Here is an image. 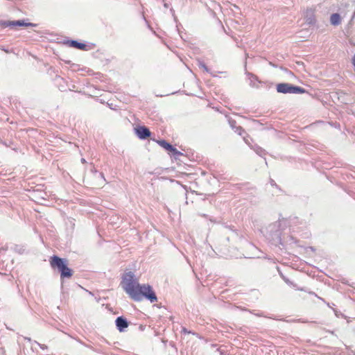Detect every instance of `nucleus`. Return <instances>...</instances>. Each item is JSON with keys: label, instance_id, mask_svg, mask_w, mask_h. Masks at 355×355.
<instances>
[{"label": "nucleus", "instance_id": "1a4fd4ad", "mask_svg": "<svg viewBox=\"0 0 355 355\" xmlns=\"http://www.w3.org/2000/svg\"><path fill=\"white\" fill-rule=\"evenodd\" d=\"M157 143L160 146L167 150L168 151H170L172 149L173 146L166 142L165 140L157 141Z\"/></svg>", "mask_w": 355, "mask_h": 355}, {"label": "nucleus", "instance_id": "6e6552de", "mask_svg": "<svg viewBox=\"0 0 355 355\" xmlns=\"http://www.w3.org/2000/svg\"><path fill=\"white\" fill-rule=\"evenodd\" d=\"M330 21H331V24L334 26H337V25L340 24L341 22V19H340V15L338 13L332 14L330 17Z\"/></svg>", "mask_w": 355, "mask_h": 355}, {"label": "nucleus", "instance_id": "39448f33", "mask_svg": "<svg viewBox=\"0 0 355 355\" xmlns=\"http://www.w3.org/2000/svg\"><path fill=\"white\" fill-rule=\"evenodd\" d=\"M137 134L140 139H146L150 136V132L145 126H140L137 128Z\"/></svg>", "mask_w": 355, "mask_h": 355}, {"label": "nucleus", "instance_id": "7ed1b4c3", "mask_svg": "<svg viewBox=\"0 0 355 355\" xmlns=\"http://www.w3.org/2000/svg\"><path fill=\"white\" fill-rule=\"evenodd\" d=\"M277 91L283 94H302L305 92L304 89L300 87L293 86L288 83L278 84L277 85Z\"/></svg>", "mask_w": 355, "mask_h": 355}, {"label": "nucleus", "instance_id": "9d476101", "mask_svg": "<svg viewBox=\"0 0 355 355\" xmlns=\"http://www.w3.org/2000/svg\"><path fill=\"white\" fill-rule=\"evenodd\" d=\"M169 152L174 157H179L180 155H182V153H180L179 150H178V149H176L173 146L172 147V149Z\"/></svg>", "mask_w": 355, "mask_h": 355}, {"label": "nucleus", "instance_id": "f03ea898", "mask_svg": "<svg viewBox=\"0 0 355 355\" xmlns=\"http://www.w3.org/2000/svg\"><path fill=\"white\" fill-rule=\"evenodd\" d=\"M49 262L52 268H57L59 270L62 279L72 277L73 272L71 269L67 267V260L53 255L51 257Z\"/></svg>", "mask_w": 355, "mask_h": 355}, {"label": "nucleus", "instance_id": "9b49d317", "mask_svg": "<svg viewBox=\"0 0 355 355\" xmlns=\"http://www.w3.org/2000/svg\"><path fill=\"white\" fill-rule=\"evenodd\" d=\"M182 332L184 334H191V332L190 331H188L185 327L182 328Z\"/></svg>", "mask_w": 355, "mask_h": 355}, {"label": "nucleus", "instance_id": "423d86ee", "mask_svg": "<svg viewBox=\"0 0 355 355\" xmlns=\"http://www.w3.org/2000/svg\"><path fill=\"white\" fill-rule=\"evenodd\" d=\"M67 44L73 48L78 49L80 50H86L87 45L83 43H80L75 40H71L67 42Z\"/></svg>", "mask_w": 355, "mask_h": 355}, {"label": "nucleus", "instance_id": "f257e3e1", "mask_svg": "<svg viewBox=\"0 0 355 355\" xmlns=\"http://www.w3.org/2000/svg\"><path fill=\"white\" fill-rule=\"evenodd\" d=\"M121 284L123 290L135 301H141L144 297L150 300V302L157 301V297L152 287L148 284H139L134 278L132 272H125L123 275Z\"/></svg>", "mask_w": 355, "mask_h": 355}, {"label": "nucleus", "instance_id": "0eeeda50", "mask_svg": "<svg viewBox=\"0 0 355 355\" xmlns=\"http://www.w3.org/2000/svg\"><path fill=\"white\" fill-rule=\"evenodd\" d=\"M116 324L120 331H122L123 329L128 327V326L127 321L121 317L116 318Z\"/></svg>", "mask_w": 355, "mask_h": 355}, {"label": "nucleus", "instance_id": "20e7f679", "mask_svg": "<svg viewBox=\"0 0 355 355\" xmlns=\"http://www.w3.org/2000/svg\"><path fill=\"white\" fill-rule=\"evenodd\" d=\"M17 26L35 27L37 24L31 22H26L24 20L0 21V27H1L2 28H5L7 27L14 28Z\"/></svg>", "mask_w": 355, "mask_h": 355}]
</instances>
